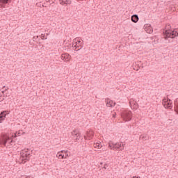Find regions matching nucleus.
Wrapping results in <instances>:
<instances>
[{"mask_svg": "<svg viewBox=\"0 0 178 178\" xmlns=\"http://www.w3.org/2000/svg\"><path fill=\"white\" fill-rule=\"evenodd\" d=\"M163 34L165 40H169V38L173 40L176 37H178V29H172V26L170 24H167L163 31Z\"/></svg>", "mask_w": 178, "mask_h": 178, "instance_id": "obj_1", "label": "nucleus"}, {"mask_svg": "<svg viewBox=\"0 0 178 178\" xmlns=\"http://www.w3.org/2000/svg\"><path fill=\"white\" fill-rule=\"evenodd\" d=\"M21 156H22V163H26V162H28V161H30V152H29V149L26 150H22L21 152Z\"/></svg>", "mask_w": 178, "mask_h": 178, "instance_id": "obj_2", "label": "nucleus"}, {"mask_svg": "<svg viewBox=\"0 0 178 178\" xmlns=\"http://www.w3.org/2000/svg\"><path fill=\"white\" fill-rule=\"evenodd\" d=\"M108 147L110 149H113V151H115V149H119L123 147V145L122 143H115L112 142V140L109 141L108 143Z\"/></svg>", "mask_w": 178, "mask_h": 178, "instance_id": "obj_3", "label": "nucleus"}, {"mask_svg": "<svg viewBox=\"0 0 178 178\" xmlns=\"http://www.w3.org/2000/svg\"><path fill=\"white\" fill-rule=\"evenodd\" d=\"M162 104L163 105L165 109H170L173 106L172 100L170 99L163 98Z\"/></svg>", "mask_w": 178, "mask_h": 178, "instance_id": "obj_4", "label": "nucleus"}, {"mask_svg": "<svg viewBox=\"0 0 178 178\" xmlns=\"http://www.w3.org/2000/svg\"><path fill=\"white\" fill-rule=\"evenodd\" d=\"M122 118H123L124 120H125L126 122H130L132 118L131 111H124L122 114Z\"/></svg>", "mask_w": 178, "mask_h": 178, "instance_id": "obj_5", "label": "nucleus"}, {"mask_svg": "<svg viewBox=\"0 0 178 178\" xmlns=\"http://www.w3.org/2000/svg\"><path fill=\"white\" fill-rule=\"evenodd\" d=\"M10 140H12V138H10L9 136H3V138H0L1 145L6 147V144H8V141H10Z\"/></svg>", "mask_w": 178, "mask_h": 178, "instance_id": "obj_6", "label": "nucleus"}, {"mask_svg": "<svg viewBox=\"0 0 178 178\" xmlns=\"http://www.w3.org/2000/svg\"><path fill=\"white\" fill-rule=\"evenodd\" d=\"M105 102H106V106H108V108H113V106L116 105V103L111 100V99L109 98L106 99Z\"/></svg>", "mask_w": 178, "mask_h": 178, "instance_id": "obj_7", "label": "nucleus"}, {"mask_svg": "<svg viewBox=\"0 0 178 178\" xmlns=\"http://www.w3.org/2000/svg\"><path fill=\"white\" fill-rule=\"evenodd\" d=\"M72 135L74 136V137L75 138V140H79V138L81 137V134L79 131V130H77V129H74L72 132Z\"/></svg>", "mask_w": 178, "mask_h": 178, "instance_id": "obj_8", "label": "nucleus"}, {"mask_svg": "<svg viewBox=\"0 0 178 178\" xmlns=\"http://www.w3.org/2000/svg\"><path fill=\"white\" fill-rule=\"evenodd\" d=\"M74 48H75V49H76V51H80V49H81V48H83V42H81V40H77L76 42V44L74 45ZM77 48H79L77 49Z\"/></svg>", "mask_w": 178, "mask_h": 178, "instance_id": "obj_9", "label": "nucleus"}, {"mask_svg": "<svg viewBox=\"0 0 178 178\" xmlns=\"http://www.w3.org/2000/svg\"><path fill=\"white\" fill-rule=\"evenodd\" d=\"M8 111H3L0 113V123H2L5 119H6V113Z\"/></svg>", "mask_w": 178, "mask_h": 178, "instance_id": "obj_10", "label": "nucleus"}, {"mask_svg": "<svg viewBox=\"0 0 178 178\" xmlns=\"http://www.w3.org/2000/svg\"><path fill=\"white\" fill-rule=\"evenodd\" d=\"M70 58V55H69V54H67V53H65V54L61 55V59H62V60H64L65 62H69Z\"/></svg>", "mask_w": 178, "mask_h": 178, "instance_id": "obj_11", "label": "nucleus"}, {"mask_svg": "<svg viewBox=\"0 0 178 178\" xmlns=\"http://www.w3.org/2000/svg\"><path fill=\"white\" fill-rule=\"evenodd\" d=\"M9 2H12V0H0V6H1V8H5L6 4L9 3Z\"/></svg>", "mask_w": 178, "mask_h": 178, "instance_id": "obj_12", "label": "nucleus"}, {"mask_svg": "<svg viewBox=\"0 0 178 178\" xmlns=\"http://www.w3.org/2000/svg\"><path fill=\"white\" fill-rule=\"evenodd\" d=\"M60 5H70L72 3V1L70 0H59Z\"/></svg>", "mask_w": 178, "mask_h": 178, "instance_id": "obj_13", "label": "nucleus"}, {"mask_svg": "<svg viewBox=\"0 0 178 178\" xmlns=\"http://www.w3.org/2000/svg\"><path fill=\"white\" fill-rule=\"evenodd\" d=\"M131 22H133V23H137V22H138V15H133L131 16Z\"/></svg>", "mask_w": 178, "mask_h": 178, "instance_id": "obj_14", "label": "nucleus"}, {"mask_svg": "<svg viewBox=\"0 0 178 178\" xmlns=\"http://www.w3.org/2000/svg\"><path fill=\"white\" fill-rule=\"evenodd\" d=\"M140 140H143L144 141L148 140V136L147 134H142L140 136Z\"/></svg>", "mask_w": 178, "mask_h": 178, "instance_id": "obj_15", "label": "nucleus"}, {"mask_svg": "<svg viewBox=\"0 0 178 178\" xmlns=\"http://www.w3.org/2000/svg\"><path fill=\"white\" fill-rule=\"evenodd\" d=\"M58 155L59 159H66V156H65V154L58 153Z\"/></svg>", "mask_w": 178, "mask_h": 178, "instance_id": "obj_16", "label": "nucleus"}, {"mask_svg": "<svg viewBox=\"0 0 178 178\" xmlns=\"http://www.w3.org/2000/svg\"><path fill=\"white\" fill-rule=\"evenodd\" d=\"M95 147L97 148H98L99 149H100V148H102V145H101V143H97L96 144H95Z\"/></svg>", "mask_w": 178, "mask_h": 178, "instance_id": "obj_17", "label": "nucleus"}, {"mask_svg": "<svg viewBox=\"0 0 178 178\" xmlns=\"http://www.w3.org/2000/svg\"><path fill=\"white\" fill-rule=\"evenodd\" d=\"M5 87L6 86H3V88H2V91H1V92H2V94H5V92H6V91H8V90H9V88H6V89H5Z\"/></svg>", "mask_w": 178, "mask_h": 178, "instance_id": "obj_18", "label": "nucleus"}, {"mask_svg": "<svg viewBox=\"0 0 178 178\" xmlns=\"http://www.w3.org/2000/svg\"><path fill=\"white\" fill-rule=\"evenodd\" d=\"M41 39L42 40H47V36L45 35V34H41Z\"/></svg>", "mask_w": 178, "mask_h": 178, "instance_id": "obj_19", "label": "nucleus"}, {"mask_svg": "<svg viewBox=\"0 0 178 178\" xmlns=\"http://www.w3.org/2000/svg\"><path fill=\"white\" fill-rule=\"evenodd\" d=\"M61 152L62 154H63V152L65 154V156H66V158L69 157V154L67 153V151H62Z\"/></svg>", "mask_w": 178, "mask_h": 178, "instance_id": "obj_20", "label": "nucleus"}, {"mask_svg": "<svg viewBox=\"0 0 178 178\" xmlns=\"http://www.w3.org/2000/svg\"><path fill=\"white\" fill-rule=\"evenodd\" d=\"M154 31L152 30V28H150L149 29V33L151 34Z\"/></svg>", "mask_w": 178, "mask_h": 178, "instance_id": "obj_21", "label": "nucleus"}, {"mask_svg": "<svg viewBox=\"0 0 178 178\" xmlns=\"http://www.w3.org/2000/svg\"><path fill=\"white\" fill-rule=\"evenodd\" d=\"M13 143H14L13 140H11L9 142L10 145H13Z\"/></svg>", "mask_w": 178, "mask_h": 178, "instance_id": "obj_22", "label": "nucleus"}, {"mask_svg": "<svg viewBox=\"0 0 178 178\" xmlns=\"http://www.w3.org/2000/svg\"><path fill=\"white\" fill-rule=\"evenodd\" d=\"M106 166H108V164H104V167H103V169H106Z\"/></svg>", "mask_w": 178, "mask_h": 178, "instance_id": "obj_23", "label": "nucleus"}, {"mask_svg": "<svg viewBox=\"0 0 178 178\" xmlns=\"http://www.w3.org/2000/svg\"><path fill=\"white\" fill-rule=\"evenodd\" d=\"M56 0H49V2H51V3H55Z\"/></svg>", "mask_w": 178, "mask_h": 178, "instance_id": "obj_24", "label": "nucleus"}, {"mask_svg": "<svg viewBox=\"0 0 178 178\" xmlns=\"http://www.w3.org/2000/svg\"><path fill=\"white\" fill-rule=\"evenodd\" d=\"M132 178H140V177L135 176V177H133Z\"/></svg>", "mask_w": 178, "mask_h": 178, "instance_id": "obj_25", "label": "nucleus"}, {"mask_svg": "<svg viewBox=\"0 0 178 178\" xmlns=\"http://www.w3.org/2000/svg\"><path fill=\"white\" fill-rule=\"evenodd\" d=\"M122 149H123V147H121V148H120V150H121V151H122Z\"/></svg>", "mask_w": 178, "mask_h": 178, "instance_id": "obj_26", "label": "nucleus"}, {"mask_svg": "<svg viewBox=\"0 0 178 178\" xmlns=\"http://www.w3.org/2000/svg\"><path fill=\"white\" fill-rule=\"evenodd\" d=\"M47 36L48 35V33H47V35H46Z\"/></svg>", "mask_w": 178, "mask_h": 178, "instance_id": "obj_27", "label": "nucleus"}, {"mask_svg": "<svg viewBox=\"0 0 178 178\" xmlns=\"http://www.w3.org/2000/svg\"><path fill=\"white\" fill-rule=\"evenodd\" d=\"M100 165H102V163H101Z\"/></svg>", "mask_w": 178, "mask_h": 178, "instance_id": "obj_28", "label": "nucleus"}]
</instances>
